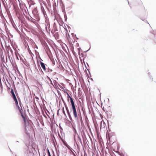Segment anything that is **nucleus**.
I'll return each mask as SVG.
<instances>
[{
	"label": "nucleus",
	"instance_id": "nucleus-34",
	"mask_svg": "<svg viewBox=\"0 0 156 156\" xmlns=\"http://www.w3.org/2000/svg\"><path fill=\"white\" fill-rule=\"evenodd\" d=\"M69 117V119H70V120L71 121H73V119H72V117L71 116V115H68Z\"/></svg>",
	"mask_w": 156,
	"mask_h": 156
},
{
	"label": "nucleus",
	"instance_id": "nucleus-33",
	"mask_svg": "<svg viewBox=\"0 0 156 156\" xmlns=\"http://www.w3.org/2000/svg\"><path fill=\"white\" fill-rule=\"evenodd\" d=\"M149 77L150 79L151 80V81H153V78L152 76L151 75H149Z\"/></svg>",
	"mask_w": 156,
	"mask_h": 156
},
{
	"label": "nucleus",
	"instance_id": "nucleus-23",
	"mask_svg": "<svg viewBox=\"0 0 156 156\" xmlns=\"http://www.w3.org/2000/svg\"><path fill=\"white\" fill-rule=\"evenodd\" d=\"M72 35L74 39H75L76 37V34H74L73 33H72L71 34Z\"/></svg>",
	"mask_w": 156,
	"mask_h": 156
},
{
	"label": "nucleus",
	"instance_id": "nucleus-5",
	"mask_svg": "<svg viewBox=\"0 0 156 156\" xmlns=\"http://www.w3.org/2000/svg\"><path fill=\"white\" fill-rule=\"evenodd\" d=\"M40 64L41 66L42 69L44 70L45 71L46 70V68L45 66V64H44V63L43 62L41 61H40Z\"/></svg>",
	"mask_w": 156,
	"mask_h": 156
},
{
	"label": "nucleus",
	"instance_id": "nucleus-45",
	"mask_svg": "<svg viewBox=\"0 0 156 156\" xmlns=\"http://www.w3.org/2000/svg\"><path fill=\"white\" fill-rule=\"evenodd\" d=\"M47 78L50 80V81L51 80V79L48 76H47Z\"/></svg>",
	"mask_w": 156,
	"mask_h": 156
},
{
	"label": "nucleus",
	"instance_id": "nucleus-53",
	"mask_svg": "<svg viewBox=\"0 0 156 156\" xmlns=\"http://www.w3.org/2000/svg\"><path fill=\"white\" fill-rule=\"evenodd\" d=\"M16 107L18 108V110L20 109L21 108H20L19 107V106H17Z\"/></svg>",
	"mask_w": 156,
	"mask_h": 156
},
{
	"label": "nucleus",
	"instance_id": "nucleus-60",
	"mask_svg": "<svg viewBox=\"0 0 156 156\" xmlns=\"http://www.w3.org/2000/svg\"><path fill=\"white\" fill-rule=\"evenodd\" d=\"M102 109H103V110L105 112V108H104V107H103V108Z\"/></svg>",
	"mask_w": 156,
	"mask_h": 156
},
{
	"label": "nucleus",
	"instance_id": "nucleus-43",
	"mask_svg": "<svg viewBox=\"0 0 156 156\" xmlns=\"http://www.w3.org/2000/svg\"><path fill=\"white\" fill-rule=\"evenodd\" d=\"M78 141L81 143L82 144V140H81V138H80V139H78Z\"/></svg>",
	"mask_w": 156,
	"mask_h": 156
},
{
	"label": "nucleus",
	"instance_id": "nucleus-35",
	"mask_svg": "<svg viewBox=\"0 0 156 156\" xmlns=\"http://www.w3.org/2000/svg\"><path fill=\"white\" fill-rule=\"evenodd\" d=\"M70 46L71 47V48H73V44H72V43L71 42L70 43Z\"/></svg>",
	"mask_w": 156,
	"mask_h": 156
},
{
	"label": "nucleus",
	"instance_id": "nucleus-30",
	"mask_svg": "<svg viewBox=\"0 0 156 156\" xmlns=\"http://www.w3.org/2000/svg\"><path fill=\"white\" fill-rule=\"evenodd\" d=\"M20 114H21V116H22L23 115V109H21V110L20 111H19Z\"/></svg>",
	"mask_w": 156,
	"mask_h": 156
},
{
	"label": "nucleus",
	"instance_id": "nucleus-31",
	"mask_svg": "<svg viewBox=\"0 0 156 156\" xmlns=\"http://www.w3.org/2000/svg\"><path fill=\"white\" fill-rule=\"evenodd\" d=\"M12 99L14 100V101H15V102H17L18 101L16 97L15 98H13Z\"/></svg>",
	"mask_w": 156,
	"mask_h": 156
},
{
	"label": "nucleus",
	"instance_id": "nucleus-20",
	"mask_svg": "<svg viewBox=\"0 0 156 156\" xmlns=\"http://www.w3.org/2000/svg\"><path fill=\"white\" fill-rule=\"evenodd\" d=\"M0 87L1 89H3V86L2 83L1 79L0 78Z\"/></svg>",
	"mask_w": 156,
	"mask_h": 156
},
{
	"label": "nucleus",
	"instance_id": "nucleus-63",
	"mask_svg": "<svg viewBox=\"0 0 156 156\" xmlns=\"http://www.w3.org/2000/svg\"><path fill=\"white\" fill-rule=\"evenodd\" d=\"M54 30H57V29L56 28V27H55V28L54 29Z\"/></svg>",
	"mask_w": 156,
	"mask_h": 156
},
{
	"label": "nucleus",
	"instance_id": "nucleus-46",
	"mask_svg": "<svg viewBox=\"0 0 156 156\" xmlns=\"http://www.w3.org/2000/svg\"><path fill=\"white\" fill-rule=\"evenodd\" d=\"M41 122V124L43 126H44V122H43V121H42V122Z\"/></svg>",
	"mask_w": 156,
	"mask_h": 156
},
{
	"label": "nucleus",
	"instance_id": "nucleus-22",
	"mask_svg": "<svg viewBox=\"0 0 156 156\" xmlns=\"http://www.w3.org/2000/svg\"><path fill=\"white\" fill-rule=\"evenodd\" d=\"M78 95L79 96V95H80V92L81 91V88L80 87H79L78 88Z\"/></svg>",
	"mask_w": 156,
	"mask_h": 156
},
{
	"label": "nucleus",
	"instance_id": "nucleus-39",
	"mask_svg": "<svg viewBox=\"0 0 156 156\" xmlns=\"http://www.w3.org/2000/svg\"><path fill=\"white\" fill-rule=\"evenodd\" d=\"M58 85L59 86V87H60L61 88H62V89H63V90H64V87H62V86H61L59 84Z\"/></svg>",
	"mask_w": 156,
	"mask_h": 156
},
{
	"label": "nucleus",
	"instance_id": "nucleus-15",
	"mask_svg": "<svg viewBox=\"0 0 156 156\" xmlns=\"http://www.w3.org/2000/svg\"><path fill=\"white\" fill-rule=\"evenodd\" d=\"M80 121L81 122V125H82L83 124V121L82 119V116L81 115V114L80 111Z\"/></svg>",
	"mask_w": 156,
	"mask_h": 156
},
{
	"label": "nucleus",
	"instance_id": "nucleus-17",
	"mask_svg": "<svg viewBox=\"0 0 156 156\" xmlns=\"http://www.w3.org/2000/svg\"><path fill=\"white\" fill-rule=\"evenodd\" d=\"M47 27H48V29L50 31V23H49V22H48L47 23V25L46 26V28H47Z\"/></svg>",
	"mask_w": 156,
	"mask_h": 156
},
{
	"label": "nucleus",
	"instance_id": "nucleus-10",
	"mask_svg": "<svg viewBox=\"0 0 156 156\" xmlns=\"http://www.w3.org/2000/svg\"><path fill=\"white\" fill-rule=\"evenodd\" d=\"M54 36L56 39H58L59 37V35L58 32H55V33Z\"/></svg>",
	"mask_w": 156,
	"mask_h": 156
},
{
	"label": "nucleus",
	"instance_id": "nucleus-59",
	"mask_svg": "<svg viewBox=\"0 0 156 156\" xmlns=\"http://www.w3.org/2000/svg\"><path fill=\"white\" fill-rule=\"evenodd\" d=\"M106 112H105V113L106 114H107V115H108V111H107L106 110Z\"/></svg>",
	"mask_w": 156,
	"mask_h": 156
},
{
	"label": "nucleus",
	"instance_id": "nucleus-11",
	"mask_svg": "<svg viewBox=\"0 0 156 156\" xmlns=\"http://www.w3.org/2000/svg\"><path fill=\"white\" fill-rule=\"evenodd\" d=\"M52 70L51 69L49 68V67L48 68H47L46 69V70H45V72L46 73H48L49 72L50 73L51 72H52Z\"/></svg>",
	"mask_w": 156,
	"mask_h": 156
},
{
	"label": "nucleus",
	"instance_id": "nucleus-40",
	"mask_svg": "<svg viewBox=\"0 0 156 156\" xmlns=\"http://www.w3.org/2000/svg\"><path fill=\"white\" fill-rule=\"evenodd\" d=\"M56 31H57V30H54V31H53V30H52L51 31V33H52L53 34H54L55 32Z\"/></svg>",
	"mask_w": 156,
	"mask_h": 156
},
{
	"label": "nucleus",
	"instance_id": "nucleus-1",
	"mask_svg": "<svg viewBox=\"0 0 156 156\" xmlns=\"http://www.w3.org/2000/svg\"><path fill=\"white\" fill-rule=\"evenodd\" d=\"M23 118V121L24 123V126L25 127L26 129L28 128V129L29 128L31 129L32 126L31 124H30L29 122H27V118L25 116L23 115L21 116Z\"/></svg>",
	"mask_w": 156,
	"mask_h": 156
},
{
	"label": "nucleus",
	"instance_id": "nucleus-62",
	"mask_svg": "<svg viewBox=\"0 0 156 156\" xmlns=\"http://www.w3.org/2000/svg\"><path fill=\"white\" fill-rule=\"evenodd\" d=\"M148 76H149V75H150L151 74H150V72H149L148 73Z\"/></svg>",
	"mask_w": 156,
	"mask_h": 156
},
{
	"label": "nucleus",
	"instance_id": "nucleus-26",
	"mask_svg": "<svg viewBox=\"0 0 156 156\" xmlns=\"http://www.w3.org/2000/svg\"><path fill=\"white\" fill-rule=\"evenodd\" d=\"M53 10H54L55 8H56V4L55 3L53 5Z\"/></svg>",
	"mask_w": 156,
	"mask_h": 156
},
{
	"label": "nucleus",
	"instance_id": "nucleus-19",
	"mask_svg": "<svg viewBox=\"0 0 156 156\" xmlns=\"http://www.w3.org/2000/svg\"><path fill=\"white\" fill-rule=\"evenodd\" d=\"M57 92L58 93V95L59 96V97H60L61 98H62V96L60 92L58 90H57Z\"/></svg>",
	"mask_w": 156,
	"mask_h": 156
},
{
	"label": "nucleus",
	"instance_id": "nucleus-48",
	"mask_svg": "<svg viewBox=\"0 0 156 156\" xmlns=\"http://www.w3.org/2000/svg\"><path fill=\"white\" fill-rule=\"evenodd\" d=\"M19 103L20 106L21 107V105H22L21 102H19Z\"/></svg>",
	"mask_w": 156,
	"mask_h": 156
},
{
	"label": "nucleus",
	"instance_id": "nucleus-56",
	"mask_svg": "<svg viewBox=\"0 0 156 156\" xmlns=\"http://www.w3.org/2000/svg\"><path fill=\"white\" fill-rule=\"evenodd\" d=\"M35 98L36 99H37V100H39V98L37 97H35Z\"/></svg>",
	"mask_w": 156,
	"mask_h": 156
},
{
	"label": "nucleus",
	"instance_id": "nucleus-51",
	"mask_svg": "<svg viewBox=\"0 0 156 156\" xmlns=\"http://www.w3.org/2000/svg\"><path fill=\"white\" fill-rule=\"evenodd\" d=\"M67 144H68L66 142L64 144V145L66 147Z\"/></svg>",
	"mask_w": 156,
	"mask_h": 156
},
{
	"label": "nucleus",
	"instance_id": "nucleus-52",
	"mask_svg": "<svg viewBox=\"0 0 156 156\" xmlns=\"http://www.w3.org/2000/svg\"><path fill=\"white\" fill-rule=\"evenodd\" d=\"M76 46H77V47H78L79 46V44L78 43H76Z\"/></svg>",
	"mask_w": 156,
	"mask_h": 156
},
{
	"label": "nucleus",
	"instance_id": "nucleus-16",
	"mask_svg": "<svg viewBox=\"0 0 156 156\" xmlns=\"http://www.w3.org/2000/svg\"><path fill=\"white\" fill-rule=\"evenodd\" d=\"M94 125L96 129H98V123L96 122H94Z\"/></svg>",
	"mask_w": 156,
	"mask_h": 156
},
{
	"label": "nucleus",
	"instance_id": "nucleus-27",
	"mask_svg": "<svg viewBox=\"0 0 156 156\" xmlns=\"http://www.w3.org/2000/svg\"><path fill=\"white\" fill-rule=\"evenodd\" d=\"M66 147L69 150H71L72 149V148L68 144H67Z\"/></svg>",
	"mask_w": 156,
	"mask_h": 156
},
{
	"label": "nucleus",
	"instance_id": "nucleus-64",
	"mask_svg": "<svg viewBox=\"0 0 156 156\" xmlns=\"http://www.w3.org/2000/svg\"><path fill=\"white\" fill-rule=\"evenodd\" d=\"M64 114L65 115V116L66 117H67V116H66V113H65Z\"/></svg>",
	"mask_w": 156,
	"mask_h": 156
},
{
	"label": "nucleus",
	"instance_id": "nucleus-29",
	"mask_svg": "<svg viewBox=\"0 0 156 156\" xmlns=\"http://www.w3.org/2000/svg\"><path fill=\"white\" fill-rule=\"evenodd\" d=\"M41 9L43 12V13H44V12L45 13V11L43 7L42 8L41 7Z\"/></svg>",
	"mask_w": 156,
	"mask_h": 156
},
{
	"label": "nucleus",
	"instance_id": "nucleus-54",
	"mask_svg": "<svg viewBox=\"0 0 156 156\" xmlns=\"http://www.w3.org/2000/svg\"><path fill=\"white\" fill-rule=\"evenodd\" d=\"M90 49V48H89L88 50H87V51H84V52H87V51H88Z\"/></svg>",
	"mask_w": 156,
	"mask_h": 156
},
{
	"label": "nucleus",
	"instance_id": "nucleus-36",
	"mask_svg": "<svg viewBox=\"0 0 156 156\" xmlns=\"http://www.w3.org/2000/svg\"><path fill=\"white\" fill-rule=\"evenodd\" d=\"M36 114L37 115L40 114V112L39 110L38 109V110L36 112Z\"/></svg>",
	"mask_w": 156,
	"mask_h": 156
},
{
	"label": "nucleus",
	"instance_id": "nucleus-14",
	"mask_svg": "<svg viewBox=\"0 0 156 156\" xmlns=\"http://www.w3.org/2000/svg\"><path fill=\"white\" fill-rule=\"evenodd\" d=\"M23 62L27 66H30L29 64L27 62L26 60H25V61H24L23 59Z\"/></svg>",
	"mask_w": 156,
	"mask_h": 156
},
{
	"label": "nucleus",
	"instance_id": "nucleus-7",
	"mask_svg": "<svg viewBox=\"0 0 156 156\" xmlns=\"http://www.w3.org/2000/svg\"><path fill=\"white\" fill-rule=\"evenodd\" d=\"M61 100H62V101L64 104V105L65 106V108H66V111H69V109H68V108L66 104V102H65V101L63 99V98H61Z\"/></svg>",
	"mask_w": 156,
	"mask_h": 156
},
{
	"label": "nucleus",
	"instance_id": "nucleus-2",
	"mask_svg": "<svg viewBox=\"0 0 156 156\" xmlns=\"http://www.w3.org/2000/svg\"><path fill=\"white\" fill-rule=\"evenodd\" d=\"M60 2L61 6L62 12L63 13L65 21H66L67 20V17L65 11V5L62 1H60Z\"/></svg>",
	"mask_w": 156,
	"mask_h": 156
},
{
	"label": "nucleus",
	"instance_id": "nucleus-6",
	"mask_svg": "<svg viewBox=\"0 0 156 156\" xmlns=\"http://www.w3.org/2000/svg\"><path fill=\"white\" fill-rule=\"evenodd\" d=\"M70 100L71 104V108L76 106L74 101V99L73 98H71Z\"/></svg>",
	"mask_w": 156,
	"mask_h": 156
},
{
	"label": "nucleus",
	"instance_id": "nucleus-57",
	"mask_svg": "<svg viewBox=\"0 0 156 156\" xmlns=\"http://www.w3.org/2000/svg\"><path fill=\"white\" fill-rule=\"evenodd\" d=\"M78 135V139L81 138L78 135V134H77Z\"/></svg>",
	"mask_w": 156,
	"mask_h": 156
},
{
	"label": "nucleus",
	"instance_id": "nucleus-44",
	"mask_svg": "<svg viewBox=\"0 0 156 156\" xmlns=\"http://www.w3.org/2000/svg\"><path fill=\"white\" fill-rule=\"evenodd\" d=\"M48 5L50 6V7H51V3H50V2H48Z\"/></svg>",
	"mask_w": 156,
	"mask_h": 156
},
{
	"label": "nucleus",
	"instance_id": "nucleus-47",
	"mask_svg": "<svg viewBox=\"0 0 156 156\" xmlns=\"http://www.w3.org/2000/svg\"><path fill=\"white\" fill-rule=\"evenodd\" d=\"M59 110H60V109H58V110H57V115H58V114H59Z\"/></svg>",
	"mask_w": 156,
	"mask_h": 156
},
{
	"label": "nucleus",
	"instance_id": "nucleus-42",
	"mask_svg": "<svg viewBox=\"0 0 156 156\" xmlns=\"http://www.w3.org/2000/svg\"><path fill=\"white\" fill-rule=\"evenodd\" d=\"M62 111L63 114L65 113L64 108H62Z\"/></svg>",
	"mask_w": 156,
	"mask_h": 156
},
{
	"label": "nucleus",
	"instance_id": "nucleus-55",
	"mask_svg": "<svg viewBox=\"0 0 156 156\" xmlns=\"http://www.w3.org/2000/svg\"><path fill=\"white\" fill-rule=\"evenodd\" d=\"M46 48H47V49H48V50L50 51V49H49V47H48V46H47V47H46Z\"/></svg>",
	"mask_w": 156,
	"mask_h": 156
},
{
	"label": "nucleus",
	"instance_id": "nucleus-25",
	"mask_svg": "<svg viewBox=\"0 0 156 156\" xmlns=\"http://www.w3.org/2000/svg\"><path fill=\"white\" fill-rule=\"evenodd\" d=\"M47 152H48V156H51L50 153L49 151V150L48 148H47Z\"/></svg>",
	"mask_w": 156,
	"mask_h": 156
},
{
	"label": "nucleus",
	"instance_id": "nucleus-24",
	"mask_svg": "<svg viewBox=\"0 0 156 156\" xmlns=\"http://www.w3.org/2000/svg\"><path fill=\"white\" fill-rule=\"evenodd\" d=\"M85 66L87 70V71L89 73V74H90V70L89 69H88L87 67L86 66L85 64Z\"/></svg>",
	"mask_w": 156,
	"mask_h": 156
},
{
	"label": "nucleus",
	"instance_id": "nucleus-41",
	"mask_svg": "<svg viewBox=\"0 0 156 156\" xmlns=\"http://www.w3.org/2000/svg\"><path fill=\"white\" fill-rule=\"evenodd\" d=\"M67 112L68 115H70L69 110L67 111Z\"/></svg>",
	"mask_w": 156,
	"mask_h": 156
},
{
	"label": "nucleus",
	"instance_id": "nucleus-12",
	"mask_svg": "<svg viewBox=\"0 0 156 156\" xmlns=\"http://www.w3.org/2000/svg\"><path fill=\"white\" fill-rule=\"evenodd\" d=\"M64 92L66 93V94L67 95V101L68 102H69V98L70 99V98L72 97L70 96L69 94L67 91H66L65 90Z\"/></svg>",
	"mask_w": 156,
	"mask_h": 156
},
{
	"label": "nucleus",
	"instance_id": "nucleus-13",
	"mask_svg": "<svg viewBox=\"0 0 156 156\" xmlns=\"http://www.w3.org/2000/svg\"><path fill=\"white\" fill-rule=\"evenodd\" d=\"M11 23L12 24V25L13 27L16 30H17V28L16 26V25L15 23L13 21H12V22H11Z\"/></svg>",
	"mask_w": 156,
	"mask_h": 156
},
{
	"label": "nucleus",
	"instance_id": "nucleus-4",
	"mask_svg": "<svg viewBox=\"0 0 156 156\" xmlns=\"http://www.w3.org/2000/svg\"><path fill=\"white\" fill-rule=\"evenodd\" d=\"M112 136V132H109L108 130L106 132V138L108 139H110L111 137Z\"/></svg>",
	"mask_w": 156,
	"mask_h": 156
},
{
	"label": "nucleus",
	"instance_id": "nucleus-50",
	"mask_svg": "<svg viewBox=\"0 0 156 156\" xmlns=\"http://www.w3.org/2000/svg\"><path fill=\"white\" fill-rule=\"evenodd\" d=\"M50 81L51 82L50 83H51V84L52 86H54V85L52 82L51 80V81Z\"/></svg>",
	"mask_w": 156,
	"mask_h": 156
},
{
	"label": "nucleus",
	"instance_id": "nucleus-21",
	"mask_svg": "<svg viewBox=\"0 0 156 156\" xmlns=\"http://www.w3.org/2000/svg\"><path fill=\"white\" fill-rule=\"evenodd\" d=\"M11 97L12 98L16 97V96L15 94V93L11 94Z\"/></svg>",
	"mask_w": 156,
	"mask_h": 156
},
{
	"label": "nucleus",
	"instance_id": "nucleus-9",
	"mask_svg": "<svg viewBox=\"0 0 156 156\" xmlns=\"http://www.w3.org/2000/svg\"><path fill=\"white\" fill-rule=\"evenodd\" d=\"M53 82L55 86V87L56 89V87H58V85L59 84L55 80H54L53 81Z\"/></svg>",
	"mask_w": 156,
	"mask_h": 156
},
{
	"label": "nucleus",
	"instance_id": "nucleus-38",
	"mask_svg": "<svg viewBox=\"0 0 156 156\" xmlns=\"http://www.w3.org/2000/svg\"><path fill=\"white\" fill-rule=\"evenodd\" d=\"M15 104L16 107L18 106H19L18 105V101L17 102H15Z\"/></svg>",
	"mask_w": 156,
	"mask_h": 156
},
{
	"label": "nucleus",
	"instance_id": "nucleus-18",
	"mask_svg": "<svg viewBox=\"0 0 156 156\" xmlns=\"http://www.w3.org/2000/svg\"><path fill=\"white\" fill-rule=\"evenodd\" d=\"M102 122H103L102 121H101L100 122V124H101L100 129H101V128L102 124ZM103 127H105V122H103Z\"/></svg>",
	"mask_w": 156,
	"mask_h": 156
},
{
	"label": "nucleus",
	"instance_id": "nucleus-3",
	"mask_svg": "<svg viewBox=\"0 0 156 156\" xmlns=\"http://www.w3.org/2000/svg\"><path fill=\"white\" fill-rule=\"evenodd\" d=\"M76 107V106L72 107L71 109H72V112L74 117L76 120L78 122V115Z\"/></svg>",
	"mask_w": 156,
	"mask_h": 156
},
{
	"label": "nucleus",
	"instance_id": "nucleus-28",
	"mask_svg": "<svg viewBox=\"0 0 156 156\" xmlns=\"http://www.w3.org/2000/svg\"><path fill=\"white\" fill-rule=\"evenodd\" d=\"M43 15H44L45 18L46 19L48 17H47V14H46V12H45V13L44 12V13H43Z\"/></svg>",
	"mask_w": 156,
	"mask_h": 156
},
{
	"label": "nucleus",
	"instance_id": "nucleus-58",
	"mask_svg": "<svg viewBox=\"0 0 156 156\" xmlns=\"http://www.w3.org/2000/svg\"><path fill=\"white\" fill-rule=\"evenodd\" d=\"M44 116L47 119V116L44 115Z\"/></svg>",
	"mask_w": 156,
	"mask_h": 156
},
{
	"label": "nucleus",
	"instance_id": "nucleus-32",
	"mask_svg": "<svg viewBox=\"0 0 156 156\" xmlns=\"http://www.w3.org/2000/svg\"><path fill=\"white\" fill-rule=\"evenodd\" d=\"M10 92L11 94L14 93L13 89L12 88H11V90H10Z\"/></svg>",
	"mask_w": 156,
	"mask_h": 156
},
{
	"label": "nucleus",
	"instance_id": "nucleus-61",
	"mask_svg": "<svg viewBox=\"0 0 156 156\" xmlns=\"http://www.w3.org/2000/svg\"><path fill=\"white\" fill-rule=\"evenodd\" d=\"M2 1L3 3V4H4V0H2Z\"/></svg>",
	"mask_w": 156,
	"mask_h": 156
},
{
	"label": "nucleus",
	"instance_id": "nucleus-37",
	"mask_svg": "<svg viewBox=\"0 0 156 156\" xmlns=\"http://www.w3.org/2000/svg\"><path fill=\"white\" fill-rule=\"evenodd\" d=\"M17 97L18 99L19 102H21L20 98L19 97V96H17Z\"/></svg>",
	"mask_w": 156,
	"mask_h": 156
},
{
	"label": "nucleus",
	"instance_id": "nucleus-8",
	"mask_svg": "<svg viewBox=\"0 0 156 156\" xmlns=\"http://www.w3.org/2000/svg\"><path fill=\"white\" fill-rule=\"evenodd\" d=\"M12 87L13 88H14V89L15 93L16 94V96L17 97V96H19L17 92V90H16L15 86L14 83H13V84L12 85Z\"/></svg>",
	"mask_w": 156,
	"mask_h": 156
},
{
	"label": "nucleus",
	"instance_id": "nucleus-49",
	"mask_svg": "<svg viewBox=\"0 0 156 156\" xmlns=\"http://www.w3.org/2000/svg\"><path fill=\"white\" fill-rule=\"evenodd\" d=\"M108 131H109V132L111 131V130L110 129L109 126H108Z\"/></svg>",
	"mask_w": 156,
	"mask_h": 156
}]
</instances>
